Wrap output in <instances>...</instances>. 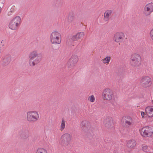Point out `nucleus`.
I'll return each mask as SVG.
<instances>
[{
	"mask_svg": "<svg viewBox=\"0 0 153 153\" xmlns=\"http://www.w3.org/2000/svg\"><path fill=\"white\" fill-rule=\"evenodd\" d=\"M28 63L30 66L33 67L40 62L42 59V55L36 51L30 52L29 55Z\"/></svg>",
	"mask_w": 153,
	"mask_h": 153,
	"instance_id": "nucleus-1",
	"label": "nucleus"
},
{
	"mask_svg": "<svg viewBox=\"0 0 153 153\" xmlns=\"http://www.w3.org/2000/svg\"><path fill=\"white\" fill-rule=\"evenodd\" d=\"M61 34L57 31H53L50 35V41L52 44L59 45L61 42Z\"/></svg>",
	"mask_w": 153,
	"mask_h": 153,
	"instance_id": "nucleus-2",
	"label": "nucleus"
},
{
	"mask_svg": "<svg viewBox=\"0 0 153 153\" xmlns=\"http://www.w3.org/2000/svg\"><path fill=\"white\" fill-rule=\"evenodd\" d=\"M72 138L71 135L68 133L63 134L61 136L59 143L63 146H67L70 144Z\"/></svg>",
	"mask_w": 153,
	"mask_h": 153,
	"instance_id": "nucleus-3",
	"label": "nucleus"
},
{
	"mask_svg": "<svg viewBox=\"0 0 153 153\" xmlns=\"http://www.w3.org/2000/svg\"><path fill=\"white\" fill-rule=\"evenodd\" d=\"M141 58L139 54L136 53L132 54L131 56L130 63L133 67L139 66L140 65Z\"/></svg>",
	"mask_w": 153,
	"mask_h": 153,
	"instance_id": "nucleus-4",
	"label": "nucleus"
},
{
	"mask_svg": "<svg viewBox=\"0 0 153 153\" xmlns=\"http://www.w3.org/2000/svg\"><path fill=\"white\" fill-rule=\"evenodd\" d=\"M139 83L140 86L143 88H149L152 84V79L149 76H143L141 78Z\"/></svg>",
	"mask_w": 153,
	"mask_h": 153,
	"instance_id": "nucleus-5",
	"label": "nucleus"
},
{
	"mask_svg": "<svg viewBox=\"0 0 153 153\" xmlns=\"http://www.w3.org/2000/svg\"><path fill=\"white\" fill-rule=\"evenodd\" d=\"M102 96L104 100L108 101L112 100L114 97L113 91L108 88H106L103 91Z\"/></svg>",
	"mask_w": 153,
	"mask_h": 153,
	"instance_id": "nucleus-6",
	"label": "nucleus"
},
{
	"mask_svg": "<svg viewBox=\"0 0 153 153\" xmlns=\"http://www.w3.org/2000/svg\"><path fill=\"white\" fill-rule=\"evenodd\" d=\"M139 131L141 136L145 138L151 137L153 133L152 128L148 126L141 128Z\"/></svg>",
	"mask_w": 153,
	"mask_h": 153,
	"instance_id": "nucleus-7",
	"label": "nucleus"
},
{
	"mask_svg": "<svg viewBox=\"0 0 153 153\" xmlns=\"http://www.w3.org/2000/svg\"><path fill=\"white\" fill-rule=\"evenodd\" d=\"M21 23V18L19 16H17L12 19L9 25L10 28L12 30H16L20 25Z\"/></svg>",
	"mask_w": 153,
	"mask_h": 153,
	"instance_id": "nucleus-8",
	"label": "nucleus"
},
{
	"mask_svg": "<svg viewBox=\"0 0 153 153\" xmlns=\"http://www.w3.org/2000/svg\"><path fill=\"white\" fill-rule=\"evenodd\" d=\"M39 118V115L36 111H29L27 114V119L30 122H34Z\"/></svg>",
	"mask_w": 153,
	"mask_h": 153,
	"instance_id": "nucleus-9",
	"label": "nucleus"
},
{
	"mask_svg": "<svg viewBox=\"0 0 153 153\" xmlns=\"http://www.w3.org/2000/svg\"><path fill=\"white\" fill-rule=\"evenodd\" d=\"M125 38L124 33L122 31L117 32L114 33L113 39L114 42L119 45L124 41Z\"/></svg>",
	"mask_w": 153,
	"mask_h": 153,
	"instance_id": "nucleus-10",
	"label": "nucleus"
},
{
	"mask_svg": "<svg viewBox=\"0 0 153 153\" xmlns=\"http://www.w3.org/2000/svg\"><path fill=\"white\" fill-rule=\"evenodd\" d=\"M79 60L78 56L74 55L72 56L69 59L68 63V67L69 68H74L76 65Z\"/></svg>",
	"mask_w": 153,
	"mask_h": 153,
	"instance_id": "nucleus-11",
	"label": "nucleus"
},
{
	"mask_svg": "<svg viewBox=\"0 0 153 153\" xmlns=\"http://www.w3.org/2000/svg\"><path fill=\"white\" fill-rule=\"evenodd\" d=\"M80 128L84 131H88L91 127L89 122L86 120L82 121L80 124Z\"/></svg>",
	"mask_w": 153,
	"mask_h": 153,
	"instance_id": "nucleus-12",
	"label": "nucleus"
},
{
	"mask_svg": "<svg viewBox=\"0 0 153 153\" xmlns=\"http://www.w3.org/2000/svg\"><path fill=\"white\" fill-rule=\"evenodd\" d=\"M105 126L107 127H110L114 124L113 120L111 117H108L105 118L103 122Z\"/></svg>",
	"mask_w": 153,
	"mask_h": 153,
	"instance_id": "nucleus-13",
	"label": "nucleus"
},
{
	"mask_svg": "<svg viewBox=\"0 0 153 153\" xmlns=\"http://www.w3.org/2000/svg\"><path fill=\"white\" fill-rule=\"evenodd\" d=\"M124 119L125 120V124L126 126L128 127L132 124L133 120L131 117L128 116L124 117L123 118V120Z\"/></svg>",
	"mask_w": 153,
	"mask_h": 153,
	"instance_id": "nucleus-14",
	"label": "nucleus"
},
{
	"mask_svg": "<svg viewBox=\"0 0 153 153\" xmlns=\"http://www.w3.org/2000/svg\"><path fill=\"white\" fill-rule=\"evenodd\" d=\"M145 111L149 117H153V106H149L146 107L145 109Z\"/></svg>",
	"mask_w": 153,
	"mask_h": 153,
	"instance_id": "nucleus-15",
	"label": "nucleus"
},
{
	"mask_svg": "<svg viewBox=\"0 0 153 153\" xmlns=\"http://www.w3.org/2000/svg\"><path fill=\"white\" fill-rule=\"evenodd\" d=\"M84 35L85 33L83 32H78L72 36V39L73 41H76L81 39L84 36Z\"/></svg>",
	"mask_w": 153,
	"mask_h": 153,
	"instance_id": "nucleus-16",
	"label": "nucleus"
},
{
	"mask_svg": "<svg viewBox=\"0 0 153 153\" xmlns=\"http://www.w3.org/2000/svg\"><path fill=\"white\" fill-rule=\"evenodd\" d=\"M136 142L134 140H129L127 142L126 146L129 148L133 149L136 146Z\"/></svg>",
	"mask_w": 153,
	"mask_h": 153,
	"instance_id": "nucleus-17",
	"label": "nucleus"
},
{
	"mask_svg": "<svg viewBox=\"0 0 153 153\" xmlns=\"http://www.w3.org/2000/svg\"><path fill=\"white\" fill-rule=\"evenodd\" d=\"M11 60V57L10 56H5L2 60V64L4 66L8 65Z\"/></svg>",
	"mask_w": 153,
	"mask_h": 153,
	"instance_id": "nucleus-18",
	"label": "nucleus"
},
{
	"mask_svg": "<svg viewBox=\"0 0 153 153\" xmlns=\"http://www.w3.org/2000/svg\"><path fill=\"white\" fill-rule=\"evenodd\" d=\"M111 60V57L110 56H107L105 58H103L101 60V61L103 64L107 65L110 62Z\"/></svg>",
	"mask_w": 153,
	"mask_h": 153,
	"instance_id": "nucleus-19",
	"label": "nucleus"
},
{
	"mask_svg": "<svg viewBox=\"0 0 153 153\" xmlns=\"http://www.w3.org/2000/svg\"><path fill=\"white\" fill-rule=\"evenodd\" d=\"M111 10H106L105 12L104 19L105 21H107L108 20L109 17L111 15Z\"/></svg>",
	"mask_w": 153,
	"mask_h": 153,
	"instance_id": "nucleus-20",
	"label": "nucleus"
},
{
	"mask_svg": "<svg viewBox=\"0 0 153 153\" xmlns=\"http://www.w3.org/2000/svg\"><path fill=\"white\" fill-rule=\"evenodd\" d=\"M36 153H48V152L46 149L40 147L37 149Z\"/></svg>",
	"mask_w": 153,
	"mask_h": 153,
	"instance_id": "nucleus-21",
	"label": "nucleus"
},
{
	"mask_svg": "<svg viewBox=\"0 0 153 153\" xmlns=\"http://www.w3.org/2000/svg\"><path fill=\"white\" fill-rule=\"evenodd\" d=\"M65 122H66L63 119L62 120L59 129L61 131H62L65 128Z\"/></svg>",
	"mask_w": 153,
	"mask_h": 153,
	"instance_id": "nucleus-22",
	"label": "nucleus"
},
{
	"mask_svg": "<svg viewBox=\"0 0 153 153\" xmlns=\"http://www.w3.org/2000/svg\"><path fill=\"white\" fill-rule=\"evenodd\" d=\"M145 8L146 10H153V3H150L147 4Z\"/></svg>",
	"mask_w": 153,
	"mask_h": 153,
	"instance_id": "nucleus-23",
	"label": "nucleus"
},
{
	"mask_svg": "<svg viewBox=\"0 0 153 153\" xmlns=\"http://www.w3.org/2000/svg\"><path fill=\"white\" fill-rule=\"evenodd\" d=\"M150 147L146 145H145L142 147V150L145 152H149L150 151Z\"/></svg>",
	"mask_w": 153,
	"mask_h": 153,
	"instance_id": "nucleus-24",
	"label": "nucleus"
},
{
	"mask_svg": "<svg viewBox=\"0 0 153 153\" xmlns=\"http://www.w3.org/2000/svg\"><path fill=\"white\" fill-rule=\"evenodd\" d=\"M88 100L91 102H93L95 101V98L93 95H91L89 96L88 98Z\"/></svg>",
	"mask_w": 153,
	"mask_h": 153,
	"instance_id": "nucleus-25",
	"label": "nucleus"
},
{
	"mask_svg": "<svg viewBox=\"0 0 153 153\" xmlns=\"http://www.w3.org/2000/svg\"><path fill=\"white\" fill-rule=\"evenodd\" d=\"M14 12L12 10H6L5 13L7 14V16H10L12 15Z\"/></svg>",
	"mask_w": 153,
	"mask_h": 153,
	"instance_id": "nucleus-26",
	"label": "nucleus"
},
{
	"mask_svg": "<svg viewBox=\"0 0 153 153\" xmlns=\"http://www.w3.org/2000/svg\"><path fill=\"white\" fill-rule=\"evenodd\" d=\"M140 113L142 118L143 119L145 118L147 116V113H145L144 112L142 111Z\"/></svg>",
	"mask_w": 153,
	"mask_h": 153,
	"instance_id": "nucleus-27",
	"label": "nucleus"
},
{
	"mask_svg": "<svg viewBox=\"0 0 153 153\" xmlns=\"http://www.w3.org/2000/svg\"><path fill=\"white\" fill-rule=\"evenodd\" d=\"M152 12V10H144L143 13L146 16L149 15Z\"/></svg>",
	"mask_w": 153,
	"mask_h": 153,
	"instance_id": "nucleus-28",
	"label": "nucleus"
},
{
	"mask_svg": "<svg viewBox=\"0 0 153 153\" xmlns=\"http://www.w3.org/2000/svg\"><path fill=\"white\" fill-rule=\"evenodd\" d=\"M149 36L151 39L153 41V28L150 30L149 32Z\"/></svg>",
	"mask_w": 153,
	"mask_h": 153,
	"instance_id": "nucleus-29",
	"label": "nucleus"
},
{
	"mask_svg": "<svg viewBox=\"0 0 153 153\" xmlns=\"http://www.w3.org/2000/svg\"><path fill=\"white\" fill-rule=\"evenodd\" d=\"M22 138L23 139H27L28 138V136L26 134H23L22 136Z\"/></svg>",
	"mask_w": 153,
	"mask_h": 153,
	"instance_id": "nucleus-30",
	"label": "nucleus"
},
{
	"mask_svg": "<svg viewBox=\"0 0 153 153\" xmlns=\"http://www.w3.org/2000/svg\"><path fill=\"white\" fill-rule=\"evenodd\" d=\"M1 9V8L0 7V9Z\"/></svg>",
	"mask_w": 153,
	"mask_h": 153,
	"instance_id": "nucleus-31",
	"label": "nucleus"
}]
</instances>
